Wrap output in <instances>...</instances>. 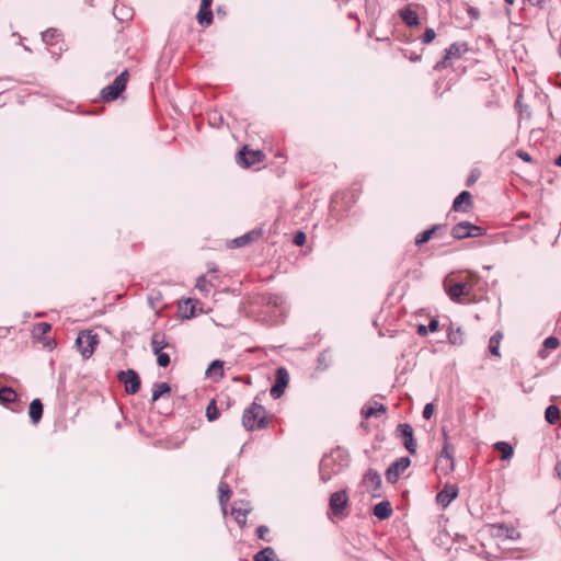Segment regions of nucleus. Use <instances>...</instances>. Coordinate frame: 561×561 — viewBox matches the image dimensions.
Segmentation results:
<instances>
[{"instance_id":"obj_1","label":"nucleus","mask_w":561,"mask_h":561,"mask_svg":"<svg viewBox=\"0 0 561 561\" xmlns=\"http://www.w3.org/2000/svg\"><path fill=\"white\" fill-rule=\"evenodd\" d=\"M259 397L248 407L242 414V426L247 431L263 430L268 425L266 409L257 403Z\"/></svg>"},{"instance_id":"obj_2","label":"nucleus","mask_w":561,"mask_h":561,"mask_svg":"<svg viewBox=\"0 0 561 561\" xmlns=\"http://www.w3.org/2000/svg\"><path fill=\"white\" fill-rule=\"evenodd\" d=\"M347 458L342 456L340 448L325 455L319 465V474L323 483L329 482L346 465Z\"/></svg>"},{"instance_id":"obj_3","label":"nucleus","mask_w":561,"mask_h":561,"mask_svg":"<svg viewBox=\"0 0 561 561\" xmlns=\"http://www.w3.org/2000/svg\"><path fill=\"white\" fill-rule=\"evenodd\" d=\"M128 71L121 72L114 81L101 90V98L104 102L115 101L126 89Z\"/></svg>"},{"instance_id":"obj_4","label":"nucleus","mask_w":561,"mask_h":561,"mask_svg":"<svg viewBox=\"0 0 561 561\" xmlns=\"http://www.w3.org/2000/svg\"><path fill=\"white\" fill-rule=\"evenodd\" d=\"M99 344V335L93 333V331H81L77 339L76 345L82 355L83 358H90L95 350V346Z\"/></svg>"},{"instance_id":"obj_5","label":"nucleus","mask_w":561,"mask_h":561,"mask_svg":"<svg viewBox=\"0 0 561 561\" xmlns=\"http://www.w3.org/2000/svg\"><path fill=\"white\" fill-rule=\"evenodd\" d=\"M485 233L486 230L483 227L477 226L470 221H460L456 224L450 231L453 238L457 240L482 237Z\"/></svg>"},{"instance_id":"obj_6","label":"nucleus","mask_w":561,"mask_h":561,"mask_svg":"<svg viewBox=\"0 0 561 561\" xmlns=\"http://www.w3.org/2000/svg\"><path fill=\"white\" fill-rule=\"evenodd\" d=\"M117 379L124 383L127 394H136L140 390L141 380L138 373L134 369L118 371Z\"/></svg>"},{"instance_id":"obj_7","label":"nucleus","mask_w":561,"mask_h":561,"mask_svg":"<svg viewBox=\"0 0 561 561\" xmlns=\"http://www.w3.org/2000/svg\"><path fill=\"white\" fill-rule=\"evenodd\" d=\"M289 383V374L285 367H278L275 373V382L270 389L272 398H280Z\"/></svg>"},{"instance_id":"obj_8","label":"nucleus","mask_w":561,"mask_h":561,"mask_svg":"<svg viewBox=\"0 0 561 561\" xmlns=\"http://www.w3.org/2000/svg\"><path fill=\"white\" fill-rule=\"evenodd\" d=\"M348 504V496L345 490L333 492L330 495L329 507L336 517L343 516Z\"/></svg>"},{"instance_id":"obj_9","label":"nucleus","mask_w":561,"mask_h":561,"mask_svg":"<svg viewBox=\"0 0 561 561\" xmlns=\"http://www.w3.org/2000/svg\"><path fill=\"white\" fill-rule=\"evenodd\" d=\"M262 159L263 153L260 150H251L247 146H244L237 153V162L243 168H250L255 163L261 162Z\"/></svg>"},{"instance_id":"obj_10","label":"nucleus","mask_w":561,"mask_h":561,"mask_svg":"<svg viewBox=\"0 0 561 561\" xmlns=\"http://www.w3.org/2000/svg\"><path fill=\"white\" fill-rule=\"evenodd\" d=\"M411 459L409 457H401L393 461L386 470V479L389 483H396L401 473L409 468Z\"/></svg>"},{"instance_id":"obj_11","label":"nucleus","mask_w":561,"mask_h":561,"mask_svg":"<svg viewBox=\"0 0 561 561\" xmlns=\"http://www.w3.org/2000/svg\"><path fill=\"white\" fill-rule=\"evenodd\" d=\"M444 286L447 295L454 301H459L462 296H468L472 290V286L466 282L449 283L445 280Z\"/></svg>"},{"instance_id":"obj_12","label":"nucleus","mask_w":561,"mask_h":561,"mask_svg":"<svg viewBox=\"0 0 561 561\" xmlns=\"http://www.w3.org/2000/svg\"><path fill=\"white\" fill-rule=\"evenodd\" d=\"M397 435L402 437L403 439V445L405 447V449L411 454V455H414L416 453V440L413 436V428L410 424L408 423H400L398 426H397Z\"/></svg>"},{"instance_id":"obj_13","label":"nucleus","mask_w":561,"mask_h":561,"mask_svg":"<svg viewBox=\"0 0 561 561\" xmlns=\"http://www.w3.org/2000/svg\"><path fill=\"white\" fill-rule=\"evenodd\" d=\"M467 50V43H453L448 48L445 49V57L442 61L436 64L435 69L445 68L448 60L459 59L461 55Z\"/></svg>"},{"instance_id":"obj_14","label":"nucleus","mask_w":561,"mask_h":561,"mask_svg":"<svg viewBox=\"0 0 561 561\" xmlns=\"http://www.w3.org/2000/svg\"><path fill=\"white\" fill-rule=\"evenodd\" d=\"M363 482L366 484L368 491L371 492L373 497L380 496L378 492L381 488V477L375 469H368L364 474Z\"/></svg>"},{"instance_id":"obj_15","label":"nucleus","mask_w":561,"mask_h":561,"mask_svg":"<svg viewBox=\"0 0 561 561\" xmlns=\"http://www.w3.org/2000/svg\"><path fill=\"white\" fill-rule=\"evenodd\" d=\"M263 234L262 229H253L247 233L231 240V248H242L259 240Z\"/></svg>"},{"instance_id":"obj_16","label":"nucleus","mask_w":561,"mask_h":561,"mask_svg":"<svg viewBox=\"0 0 561 561\" xmlns=\"http://www.w3.org/2000/svg\"><path fill=\"white\" fill-rule=\"evenodd\" d=\"M458 488L456 485H445L443 490H440L436 495V501L443 507H447L450 502L457 497Z\"/></svg>"},{"instance_id":"obj_17","label":"nucleus","mask_w":561,"mask_h":561,"mask_svg":"<svg viewBox=\"0 0 561 561\" xmlns=\"http://www.w3.org/2000/svg\"><path fill=\"white\" fill-rule=\"evenodd\" d=\"M472 204L471 193L468 191L460 192L453 202V209L455 211H467V208Z\"/></svg>"},{"instance_id":"obj_18","label":"nucleus","mask_w":561,"mask_h":561,"mask_svg":"<svg viewBox=\"0 0 561 561\" xmlns=\"http://www.w3.org/2000/svg\"><path fill=\"white\" fill-rule=\"evenodd\" d=\"M446 228V225H440V224H437V225H434L432 226L431 228L422 231L421 233H419L416 237H415V245L417 247H422L424 243H426L427 241H430L432 239V237L439 230H443Z\"/></svg>"},{"instance_id":"obj_19","label":"nucleus","mask_w":561,"mask_h":561,"mask_svg":"<svg viewBox=\"0 0 561 561\" xmlns=\"http://www.w3.org/2000/svg\"><path fill=\"white\" fill-rule=\"evenodd\" d=\"M386 412H387V408L382 403L375 401L367 409L363 408L360 411V414L365 420H367L370 417H380Z\"/></svg>"},{"instance_id":"obj_20","label":"nucleus","mask_w":561,"mask_h":561,"mask_svg":"<svg viewBox=\"0 0 561 561\" xmlns=\"http://www.w3.org/2000/svg\"><path fill=\"white\" fill-rule=\"evenodd\" d=\"M399 15L404 22V24L409 27L417 26L420 24V19L417 13L409 7H404L399 11Z\"/></svg>"},{"instance_id":"obj_21","label":"nucleus","mask_w":561,"mask_h":561,"mask_svg":"<svg viewBox=\"0 0 561 561\" xmlns=\"http://www.w3.org/2000/svg\"><path fill=\"white\" fill-rule=\"evenodd\" d=\"M373 514L380 520H385L392 515V507L389 501H381L373 508Z\"/></svg>"},{"instance_id":"obj_22","label":"nucleus","mask_w":561,"mask_h":561,"mask_svg":"<svg viewBox=\"0 0 561 561\" xmlns=\"http://www.w3.org/2000/svg\"><path fill=\"white\" fill-rule=\"evenodd\" d=\"M44 407L41 399H34L28 407V415L33 424H37L43 417Z\"/></svg>"},{"instance_id":"obj_23","label":"nucleus","mask_w":561,"mask_h":561,"mask_svg":"<svg viewBox=\"0 0 561 561\" xmlns=\"http://www.w3.org/2000/svg\"><path fill=\"white\" fill-rule=\"evenodd\" d=\"M150 346H151L152 353L156 354V353L162 352L163 348L169 347L170 344L167 341V336L164 333L156 332L151 336Z\"/></svg>"},{"instance_id":"obj_24","label":"nucleus","mask_w":561,"mask_h":561,"mask_svg":"<svg viewBox=\"0 0 561 561\" xmlns=\"http://www.w3.org/2000/svg\"><path fill=\"white\" fill-rule=\"evenodd\" d=\"M443 435H444V446L440 451L438 461H442L443 459H445L448 463V469L453 470L454 469V457H453V453L450 450V445L448 443V435L445 430H443Z\"/></svg>"},{"instance_id":"obj_25","label":"nucleus","mask_w":561,"mask_h":561,"mask_svg":"<svg viewBox=\"0 0 561 561\" xmlns=\"http://www.w3.org/2000/svg\"><path fill=\"white\" fill-rule=\"evenodd\" d=\"M197 22L202 26H209L213 23L214 14L211 8L199 5V10L196 15Z\"/></svg>"},{"instance_id":"obj_26","label":"nucleus","mask_w":561,"mask_h":561,"mask_svg":"<svg viewBox=\"0 0 561 561\" xmlns=\"http://www.w3.org/2000/svg\"><path fill=\"white\" fill-rule=\"evenodd\" d=\"M208 378H221L224 377V362L215 359L210 363L205 373Z\"/></svg>"},{"instance_id":"obj_27","label":"nucleus","mask_w":561,"mask_h":561,"mask_svg":"<svg viewBox=\"0 0 561 561\" xmlns=\"http://www.w3.org/2000/svg\"><path fill=\"white\" fill-rule=\"evenodd\" d=\"M494 528L497 529V533H496L497 536H504L505 538L511 539V540H515L520 537V534L513 526L500 524L497 526H494Z\"/></svg>"},{"instance_id":"obj_28","label":"nucleus","mask_w":561,"mask_h":561,"mask_svg":"<svg viewBox=\"0 0 561 561\" xmlns=\"http://www.w3.org/2000/svg\"><path fill=\"white\" fill-rule=\"evenodd\" d=\"M253 561H279L275 550L272 547H265L257 551L254 557Z\"/></svg>"},{"instance_id":"obj_29","label":"nucleus","mask_w":561,"mask_h":561,"mask_svg":"<svg viewBox=\"0 0 561 561\" xmlns=\"http://www.w3.org/2000/svg\"><path fill=\"white\" fill-rule=\"evenodd\" d=\"M493 448L501 453L502 460H510L514 455L513 446L507 442H496Z\"/></svg>"},{"instance_id":"obj_30","label":"nucleus","mask_w":561,"mask_h":561,"mask_svg":"<svg viewBox=\"0 0 561 561\" xmlns=\"http://www.w3.org/2000/svg\"><path fill=\"white\" fill-rule=\"evenodd\" d=\"M251 512V507H238L236 504L231 508L232 515H234V520L243 527L247 524V517Z\"/></svg>"},{"instance_id":"obj_31","label":"nucleus","mask_w":561,"mask_h":561,"mask_svg":"<svg viewBox=\"0 0 561 561\" xmlns=\"http://www.w3.org/2000/svg\"><path fill=\"white\" fill-rule=\"evenodd\" d=\"M447 337L449 343L453 345H461L463 343V333L460 327L456 330L453 328V323L447 329Z\"/></svg>"},{"instance_id":"obj_32","label":"nucleus","mask_w":561,"mask_h":561,"mask_svg":"<svg viewBox=\"0 0 561 561\" xmlns=\"http://www.w3.org/2000/svg\"><path fill=\"white\" fill-rule=\"evenodd\" d=\"M170 393H171V387L169 383H167V382L154 383L153 389H152L151 401L156 402L157 400H159L161 397H163L165 394L170 396Z\"/></svg>"},{"instance_id":"obj_33","label":"nucleus","mask_w":561,"mask_h":561,"mask_svg":"<svg viewBox=\"0 0 561 561\" xmlns=\"http://www.w3.org/2000/svg\"><path fill=\"white\" fill-rule=\"evenodd\" d=\"M545 419L551 425L557 424L559 422V420H560V409H559V407L557 404L548 405L546 411H545Z\"/></svg>"},{"instance_id":"obj_34","label":"nucleus","mask_w":561,"mask_h":561,"mask_svg":"<svg viewBox=\"0 0 561 561\" xmlns=\"http://www.w3.org/2000/svg\"><path fill=\"white\" fill-rule=\"evenodd\" d=\"M218 491H219V503L222 506V508H225V506L227 505V503L231 496L230 486L227 482L221 480L218 485Z\"/></svg>"},{"instance_id":"obj_35","label":"nucleus","mask_w":561,"mask_h":561,"mask_svg":"<svg viewBox=\"0 0 561 561\" xmlns=\"http://www.w3.org/2000/svg\"><path fill=\"white\" fill-rule=\"evenodd\" d=\"M503 339V334L500 331H496L489 340V351L492 355L500 357V343Z\"/></svg>"},{"instance_id":"obj_36","label":"nucleus","mask_w":561,"mask_h":561,"mask_svg":"<svg viewBox=\"0 0 561 561\" xmlns=\"http://www.w3.org/2000/svg\"><path fill=\"white\" fill-rule=\"evenodd\" d=\"M51 330V325L48 322H38L34 325L33 336L37 341H42L45 337V334Z\"/></svg>"},{"instance_id":"obj_37","label":"nucleus","mask_w":561,"mask_h":561,"mask_svg":"<svg viewBox=\"0 0 561 561\" xmlns=\"http://www.w3.org/2000/svg\"><path fill=\"white\" fill-rule=\"evenodd\" d=\"M18 400L16 392L10 387L0 388V402L1 403H12Z\"/></svg>"},{"instance_id":"obj_38","label":"nucleus","mask_w":561,"mask_h":561,"mask_svg":"<svg viewBox=\"0 0 561 561\" xmlns=\"http://www.w3.org/2000/svg\"><path fill=\"white\" fill-rule=\"evenodd\" d=\"M219 416H220V412L216 405V401L213 399L206 408V417L209 422H214V421L218 420Z\"/></svg>"},{"instance_id":"obj_39","label":"nucleus","mask_w":561,"mask_h":561,"mask_svg":"<svg viewBox=\"0 0 561 561\" xmlns=\"http://www.w3.org/2000/svg\"><path fill=\"white\" fill-rule=\"evenodd\" d=\"M57 33H58L57 28L49 27L42 33V41L46 45H53L57 37Z\"/></svg>"},{"instance_id":"obj_40","label":"nucleus","mask_w":561,"mask_h":561,"mask_svg":"<svg viewBox=\"0 0 561 561\" xmlns=\"http://www.w3.org/2000/svg\"><path fill=\"white\" fill-rule=\"evenodd\" d=\"M213 287V284L210 280L207 279L206 275H202L197 278L196 282V288L201 290L202 293H209L210 288Z\"/></svg>"},{"instance_id":"obj_41","label":"nucleus","mask_w":561,"mask_h":561,"mask_svg":"<svg viewBox=\"0 0 561 561\" xmlns=\"http://www.w3.org/2000/svg\"><path fill=\"white\" fill-rule=\"evenodd\" d=\"M154 355L157 356L158 366L165 368L170 365L171 359H170V355L168 353L162 351V352L156 353Z\"/></svg>"},{"instance_id":"obj_42","label":"nucleus","mask_w":561,"mask_h":561,"mask_svg":"<svg viewBox=\"0 0 561 561\" xmlns=\"http://www.w3.org/2000/svg\"><path fill=\"white\" fill-rule=\"evenodd\" d=\"M196 302H197V300H194L192 298H187L184 301L185 306H188V305L191 306V307H188V310H190L188 313L186 312V310H184V312H183L184 318L190 319V318H193L195 316V304Z\"/></svg>"},{"instance_id":"obj_43","label":"nucleus","mask_w":561,"mask_h":561,"mask_svg":"<svg viewBox=\"0 0 561 561\" xmlns=\"http://www.w3.org/2000/svg\"><path fill=\"white\" fill-rule=\"evenodd\" d=\"M560 342H559V339L556 337V336H548L543 341V346L547 348V350H554L559 346Z\"/></svg>"},{"instance_id":"obj_44","label":"nucleus","mask_w":561,"mask_h":561,"mask_svg":"<svg viewBox=\"0 0 561 561\" xmlns=\"http://www.w3.org/2000/svg\"><path fill=\"white\" fill-rule=\"evenodd\" d=\"M435 37H436L435 31L431 27H427V28H425L424 34L422 36V42L424 44H430L434 41Z\"/></svg>"},{"instance_id":"obj_45","label":"nucleus","mask_w":561,"mask_h":561,"mask_svg":"<svg viewBox=\"0 0 561 561\" xmlns=\"http://www.w3.org/2000/svg\"><path fill=\"white\" fill-rule=\"evenodd\" d=\"M306 233L304 231H297L294 234L293 242L297 247H302L306 242Z\"/></svg>"},{"instance_id":"obj_46","label":"nucleus","mask_w":561,"mask_h":561,"mask_svg":"<svg viewBox=\"0 0 561 561\" xmlns=\"http://www.w3.org/2000/svg\"><path fill=\"white\" fill-rule=\"evenodd\" d=\"M268 531H270V529H268V527H267V526H265V525H260V526L256 528V535H257V537H259L260 539H262V540L267 541V542H270V541H271V539H267V538L265 537V535H266Z\"/></svg>"},{"instance_id":"obj_47","label":"nucleus","mask_w":561,"mask_h":561,"mask_svg":"<svg viewBox=\"0 0 561 561\" xmlns=\"http://www.w3.org/2000/svg\"><path fill=\"white\" fill-rule=\"evenodd\" d=\"M434 413V404L433 403H426L424 409H423V412H422V415L425 420H430L432 417Z\"/></svg>"},{"instance_id":"obj_48","label":"nucleus","mask_w":561,"mask_h":561,"mask_svg":"<svg viewBox=\"0 0 561 561\" xmlns=\"http://www.w3.org/2000/svg\"><path fill=\"white\" fill-rule=\"evenodd\" d=\"M319 367H323V369L329 367L328 363V351L322 352L318 357Z\"/></svg>"},{"instance_id":"obj_49","label":"nucleus","mask_w":561,"mask_h":561,"mask_svg":"<svg viewBox=\"0 0 561 561\" xmlns=\"http://www.w3.org/2000/svg\"><path fill=\"white\" fill-rule=\"evenodd\" d=\"M516 156H517L520 160H523V161H525V162H531V161H533L531 156H530L528 152L524 151V150H517V151H516Z\"/></svg>"},{"instance_id":"obj_50","label":"nucleus","mask_w":561,"mask_h":561,"mask_svg":"<svg viewBox=\"0 0 561 561\" xmlns=\"http://www.w3.org/2000/svg\"><path fill=\"white\" fill-rule=\"evenodd\" d=\"M41 342H43V345L46 348H48L49 351H53L57 346V343H56V341L54 339H46V337H44V340H42Z\"/></svg>"},{"instance_id":"obj_51","label":"nucleus","mask_w":561,"mask_h":561,"mask_svg":"<svg viewBox=\"0 0 561 561\" xmlns=\"http://www.w3.org/2000/svg\"><path fill=\"white\" fill-rule=\"evenodd\" d=\"M426 327L428 329V332H435L438 330L439 321L437 319H431Z\"/></svg>"},{"instance_id":"obj_52","label":"nucleus","mask_w":561,"mask_h":561,"mask_svg":"<svg viewBox=\"0 0 561 561\" xmlns=\"http://www.w3.org/2000/svg\"><path fill=\"white\" fill-rule=\"evenodd\" d=\"M268 304L274 305V306H278V305L282 304V297L278 296V295H272L268 298Z\"/></svg>"},{"instance_id":"obj_53","label":"nucleus","mask_w":561,"mask_h":561,"mask_svg":"<svg viewBox=\"0 0 561 561\" xmlns=\"http://www.w3.org/2000/svg\"><path fill=\"white\" fill-rule=\"evenodd\" d=\"M468 14H469V16L471 19L477 20L479 18V15H480V12H479V10L477 8L470 7L468 9Z\"/></svg>"},{"instance_id":"obj_54","label":"nucleus","mask_w":561,"mask_h":561,"mask_svg":"<svg viewBox=\"0 0 561 561\" xmlns=\"http://www.w3.org/2000/svg\"><path fill=\"white\" fill-rule=\"evenodd\" d=\"M416 332L420 336H426L428 334V329L424 324H420L416 329Z\"/></svg>"},{"instance_id":"obj_55","label":"nucleus","mask_w":561,"mask_h":561,"mask_svg":"<svg viewBox=\"0 0 561 561\" xmlns=\"http://www.w3.org/2000/svg\"><path fill=\"white\" fill-rule=\"evenodd\" d=\"M477 179H478V174H476L474 172H471V174L467 179L466 185L471 186L477 181Z\"/></svg>"},{"instance_id":"obj_56","label":"nucleus","mask_w":561,"mask_h":561,"mask_svg":"<svg viewBox=\"0 0 561 561\" xmlns=\"http://www.w3.org/2000/svg\"><path fill=\"white\" fill-rule=\"evenodd\" d=\"M554 476L561 480V461L554 466Z\"/></svg>"},{"instance_id":"obj_57","label":"nucleus","mask_w":561,"mask_h":561,"mask_svg":"<svg viewBox=\"0 0 561 561\" xmlns=\"http://www.w3.org/2000/svg\"><path fill=\"white\" fill-rule=\"evenodd\" d=\"M10 328L0 327V339L5 337L10 333Z\"/></svg>"},{"instance_id":"obj_58","label":"nucleus","mask_w":561,"mask_h":561,"mask_svg":"<svg viewBox=\"0 0 561 561\" xmlns=\"http://www.w3.org/2000/svg\"><path fill=\"white\" fill-rule=\"evenodd\" d=\"M533 5H541L542 3L547 2L548 0H527Z\"/></svg>"},{"instance_id":"obj_59","label":"nucleus","mask_w":561,"mask_h":561,"mask_svg":"<svg viewBox=\"0 0 561 561\" xmlns=\"http://www.w3.org/2000/svg\"><path fill=\"white\" fill-rule=\"evenodd\" d=\"M211 4H213V0H202L201 1V5L202 7H209V8H211Z\"/></svg>"},{"instance_id":"obj_60","label":"nucleus","mask_w":561,"mask_h":561,"mask_svg":"<svg viewBox=\"0 0 561 561\" xmlns=\"http://www.w3.org/2000/svg\"><path fill=\"white\" fill-rule=\"evenodd\" d=\"M556 165L561 167V153L554 160Z\"/></svg>"},{"instance_id":"obj_61","label":"nucleus","mask_w":561,"mask_h":561,"mask_svg":"<svg viewBox=\"0 0 561 561\" xmlns=\"http://www.w3.org/2000/svg\"><path fill=\"white\" fill-rule=\"evenodd\" d=\"M216 12H217L218 15H220V14L225 15V11L220 7L217 8Z\"/></svg>"},{"instance_id":"obj_62","label":"nucleus","mask_w":561,"mask_h":561,"mask_svg":"<svg viewBox=\"0 0 561 561\" xmlns=\"http://www.w3.org/2000/svg\"><path fill=\"white\" fill-rule=\"evenodd\" d=\"M507 4L512 5L514 3V0H504Z\"/></svg>"},{"instance_id":"obj_63","label":"nucleus","mask_w":561,"mask_h":561,"mask_svg":"<svg viewBox=\"0 0 561 561\" xmlns=\"http://www.w3.org/2000/svg\"><path fill=\"white\" fill-rule=\"evenodd\" d=\"M419 59H420V57H419V56H416V57H415V56H412V60H419Z\"/></svg>"},{"instance_id":"obj_64","label":"nucleus","mask_w":561,"mask_h":561,"mask_svg":"<svg viewBox=\"0 0 561 561\" xmlns=\"http://www.w3.org/2000/svg\"><path fill=\"white\" fill-rule=\"evenodd\" d=\"M419 59H420V57H419V56H416V57H415V56H412V60H419Z\"/></svg>"}]
</instances>
